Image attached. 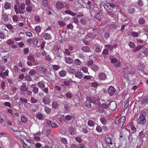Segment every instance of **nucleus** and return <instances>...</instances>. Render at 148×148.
Masks as SVG:
<instances>
[{
  "label": "nucleus",
  "mask_w": 148,
  "mask_h": 148,
  "mask_svg": "<svg viewBox=\"0 0 148 148\" xmlns=\"http://www.w3.org/2000/svg\"><path fill=\"white\" fill-rule=\"evenodd\" d=\"M37 85L40 88H45V83L44 81H41L37 83Z\"/></svg>",
  "instance_id": "4be33fe9"
},
{
  "label": "nucleus",
  "mask_w": 148,
  "mask_h": 148,
  "mask_svg": "<svg viewBox=\"0 0 148 148\" xmlns=\"http://www.w3.org/2000/svg\"><path fill=\"white\" fill-rule=\"evenodd\" d=\"M82 49L83 51H85L87 52H88L90 50L89 48L86 46L83 47L82 48Z\"/></svg>",
  "instance_id": "49530a36"
},
{
  "label": "nucleus",
  "mask_w": 148,
  "mask_h": 148,
  "mask_svg": "<svg viewBox=\"0 0 148 148\" xmlns=\"http://www.w3.org/2000/svg\"><path fill=\"white\" fill-rule=\"evenodd\" d=\"M27 59L32 62H34L35 61L34 56L32 55H29L27 57Z\"/></svg>",
  "instance_id": "473e14b6"
},
{
  "label": "nucleus",
  "mask_w": 148,
  "mask_h": 148,
  "mask_svg": "<svg viewBox=\"0 0 148 148\" xmlns=\"http://www.w3.org/2000/svg\"><path fill=\"white\" fill-rule=\"evenodd\" d=\"M37 33H39L41 32V27L39 26H37L35 27L34 29Z\"/></svg>",
  "instance_id": "c85d7f7f"
},
{
  "label": "nucleus",
  "mask_w": 148,
  "mask_h": 148,
  "mask_svg": "<svg viewBox=\"0 0 148 148\" xmlns=\"http://www.w3.org/2000/svg\"><path fill=\"white\" fill-rule=\"evenodd\" d=\"M32 42L35 45H37L38 43V41L36 38L33 39L32 41Z\"/></svg>",
  "instance_id": "680f3d73"
},
{
  "label": "nucleus",
  "mask_w": 148,
  "mask_h": 148,
  "mask_svg": "<svg viewBox=\"0 0 148 148\" xmlns=\"http://www.w3.org/2000/svg\"><path fill=\"white\" fill-rule=\"evenodd\" d=\"M96 131L99 132H102L103 129L102 128L99 126H97L96 128Z\"/></svg>",
  "instance_id": "052dcab7"
},
{
  "label": "nucleus",
  "mask_w": 148,
  "mask_h": 148,
  "mask_svg": "<svg viewBox=\"0 0 148 148\" xmlns=\"http://www.w3.org/2000/svg\"><path fill=\"white\" fill-rule=\"evenodd\" d=\"M126 118L125 116H123L115 122V124L118 125L120 127H122L125 121Z\"/></svg>",
  "instance_id": "f03ea898"
},
{
  "label": "nucleus",
  "mask_w": 148,
  "mask_h": 148,
  "mask_svg": "<svg viewBox=\"0 0 148 148\" xmlns=\"http://www.w3.org/2000/svg\"><path fill=\"white\" fill-rule=\"evenodd\" d=\"M14 10L16 14H18L17 16L19 18H23L24 16L22 15L21 14H23L24 12L23 11L20 10V9L18 8L17 5H15L14 6Z\"/></svg>",
  "instance_id": "f257e3e1"
},
{
  "label": "nucleus",
  "mask_w": 148,
  "mask_h": 148,
  "mask_svg": "<svg viewBox=\"0 0 148 148\" xmlns=\"http://www.w3.org/2000/svg\"><path fill=\"white\" fill-rule=\"evenodd\" d=\"M108 5H109V7H110L112 10L115 8L116 5L113 3H108Z\"/></svg>",
  "instance_id": "79ce46f5"
},
{
  "label": "nucleus",
  "mask_w": 148,
  "mask_h": 148,
  "mask_svg": "<svg viewBox=\"0 0 148 148\" xmlns=\"http://www.w3.org/2000/svg\"><path fill=\"white\" fill-rule=\"evenodd\" d=\"M58 104L56 101H53L52 103V106L54 108H57L58 107Z\"/></svg>",
  "instance_id": "f704fd0d"
},
{
  "label": "nucleus",
  "mask_w": 148,
  "mask_h": 148,
  "mask_svg": "<svg viewBox=\"0 0 148 148\" xmlns=\"http://www.w3.org/2000/svg\"><path fill=\"white\" fill-rule=\"evenodd\" d=\"M145 23V19L143 18H141L138 20V23L140 24H143Z\"/></svg>",
  "instance_id": "864d4df0"
},
{
  "label": "nucleus",
  "mask_w": 148,
  "mask_h": 148,
  "mask_svg": "<svg viewBox=\"0 0 148 148\" xmlns=\"http://www.w3.org/2000/svg\"><path fill=\"white\" fill-rule=\"evenodd\" d=\"M39 89L37 87H36L32 89V91L34 94H37L38 93Z\"/></svg>",
  "instance_id": "338daca9"
},
{
  "label": "nucleus",
  "mask_w": 148,
  "mask_h": 148,
  "mask_svg": "<svg viewBox=\"0 0 148 148\" xmlns=\"http://www.w3.org/2000/svg\"><path fill=\"white\" fill-rule=\"evenodd\" d=\"M64 55L66 56H69L70 55V52L67 49H65L64 51Z\"/></svg>",
  "instance_id": "de8ad7c7"
},
{
  "label": "nucleus",
  "mask_w": 148,
  "mask_h": 148,
  "mask_svg": "<svg viewBox=\"0 0 148 148\" xmlns=\"http://www.w3.org/2000/svg\"><path fill=\"white\" fill-rule=\"evenodd\" d=\"M36 70L32 69L29 71V75L33 76L36 74Z\"/></svg>",
  "instance_id": "2f4dec72"
},
{
  "label": "nucleus",
  "mask_w": 148,
  "mask_h": 148,
  "mask_svg": "<svg viewBox=\"0 0 148 148\" xmlns=\"http://www.w3.org/2000/svg\"><path fill=\"white\" fill-rule=\"evenodd\" d=\"M69 130L71 134L73 135L75 134V132L73 129L72 127L69 128Z\"/></svg>",
  "instance_id": "13d9d810"
},
{
  "label": "nucleus",
  "mask_w": 148,
  "mask_h": 148,
  "mask_svg": "<svg viewBox=\"0 0 148 148\" xmlns=\"http://www.w3.org/2000/svg\"><path fill=\"white\" fill-rule=\"evenodd\" d=\"M32 9V7L31 6L28 5L27 6L26 8L27 11L28 12H31Z\"/></svg>",
  "instance_id": "3c124183"
},
{
  "label": "nucleus",
  "mask_w": 148,
  "mask_h": 148,
  "mask_svg": "<svg viewBox=\"0 0 148 148\" xmlns=\"http://www.w3.org/2000/svg\"><path fill=\"white\" fill-rule=\"evenodd\" d=\"M56 6L57 9L60 10H61L64 7V4L60 1L57 2L56 3Z\"/></svg>",
  "instance_id": "9d476101"
},
{
  "label": "nucleus",
  "mask_w": 148,
  "mask_h": 148,
  "mask_svg": "<svg viewBox=\"0 0 148 148\" xmlns=\"http://www.w3.org/2000/svg\"><path fill=\"white\" fill-rule=\"evenodd\" d=\"M25 78L27 81L29 82L32 80V78L29 75H26L25 77Z\"/></svg>",
  "instance_id": "a18cd8bd"
},
{
  "label": "nucleus",
  "mask_w": 148,
  "mask_h": 148,
  "mask_svg": "<svg viewBox=\"0 0 148 148\" xmlns=\"http://www.w3.org/2000/svg\"><path fill=\"white\" fill-rule=\"evenodd\" d=\"M58 24L61 26H64L66 24L65 23L62 21H60L58 22Z\"/></svg>",
  "instance_id": "774afa93"
},
{
  "label": "nucleus",
  "mask_w": 148,
  "mask_h": 148,
  "mask_svg": "<svg viewBox=\"0 0 148 148\" xmlns=\"http://www.w3.org/2000/svg\"><path fill=\"white\" fill-rule=\"evenodd\" d=\"M75 63L77 65H80L81 64V61L79 59H75L74 60Z\"/></svg>",
  "instance_id": "5fc2aeb1"
},
{
  "label": "nucleus",
  "mask_w": 148,
  "mask_h": 148,
  "mask_svg": "<svg viewBox=\"0 0 148 148\" xmlns=\"http://www.w3.org/2000/svg\"><path fill=\"white\" fill-rule=\"evenodd\" d=\"M148 99L147 97H144L141 100V105L142 106H144L146 105L148 102Z\"/></svg>",
  "instance_id": "f3484780"
},
{
  "label": "nucleus",
  "mask_w": 148,
  "mask_h": 148,
  "mask_svg": "<svg viewBox=\"0 0 148 148\" xmlns=\"http://www.w3.org/2000/svg\"><path fill=\"white\" fill-rule=\"evenodd\" d=\"M2 18L4 21H7L8 20V16L7 14H3L2 15Z\"/></svg>",
  "instance_id": "7c9ffc66"
},
{
  "label": "nucleus",
  "mask_w": 148,
  "mask_h": 148,
  "mask_svg": "<svg viewBox=\"0 0 148 148\" xmlns=\"http://www.w3.org/2000/svg\"><path fill=\"white\" fill-rule=\"evenodd\" d=\"M102 47H100L99 45L98 44H96L95 45L94 47L95 51L97 52H99L101 50Z\"/></svg>",
  "instance_id": "2eb2a0df"
},
{
  "label": "nucleus",
  "mask_w": 148,
  "mask_h": 148,
  "mask_svg": "<svg viewBox=\"0 0 148 148\" xmlns=\"http://www.w3.org/2000/svg\"><path fill=\"white\" fill-rule=\"evenodd\" d=\"M127 69L128 72L130 74H134L135 73V70L131 66L127 67Z\"/></svg>",
  "instance_id": "5701e85b"
},
{
  "label": "nucleus",
  "mask_w": 148,
  "mask_h": 148,
  "mask_svg": "<svg viewBox=\"0 0 148 148\" xmlns=\"http://www.w3.org/2000/svg\"><path fill=\"white\" fill-rule=\"evenodd\" d=\"M106 140L107 143L108 144L111 145L112 144V142L111 139L109 136H106Z\"/></svg>",
  "instance_id": "72a5a7b5"
},
{
  "label": "nucleus",
  "mask_w": 148,
  "mask_h": 148,
  "mask_svg": "<svg viewBox=\"0 0 148 148\" xmlns=\"http://www.w3.org/2000/svg\"><path fill=\"white\" fill-rule=\"evenodd\" d=\"M86 100L84 103V105L87 108H91V103L92 102L91 99L87 97L86 98Z\"/></svg>",
  "instance_id": "423d86ee"
},
{
  "label": "nucleus",
  "mask_w": 148,
  "mask_h": 148,
  "mask_svg": "<svg viewBox=\"0 0 148 148\" xmlns=\"http://www.w3.org/2000/svg\"><path fill=\"white\" fill-rule=\"evenodd\" d=\"M143 52L146 55H148V49L145 47H144L142 50Z\"/></svg>",
  "instance_id": "8fccbe9b"
},
{
  "label": "nucleus",
  "mask_w": 148,
  "mask_h": 148,
  "mask_svg": "<svg viewBox=\"0 0 148 148\" xmlns=\"http://www.w3.org/2000/svg\"><path fill=\"white\" fill-rule=\"evenodd\" d=\"M111 62L113 64L114 66L116 67H119L121 66L120 61L115 58H113L111 59Z\"/></svg>",
  "instance_id": "20e7f679"
},
{
  "label": "nucleus",
  "mask_w": 148,
  "mask_h": 148,
  "mask_svg": "<svg viewBox=\"0 0 148 148\" xmlns=\"http://www.w3.org/2000/svg\"><path fill=\"white\" fill-rule=\"evenodd\" d=\"M18 8L20 9V10L22 11L25 9V4L24 3H21L20 4L18 3V5H17Z\"/></svg>",
  "instance_id": "aec40b11"
},
{
  "label": "nucleus",
  "mask_w": 148,
  "mask_h": 148,
  "mask_svg": "<svg viewBox=\"0 0 148 148\" xmlns=\"http://www.w3.org/2000/svg\"><path fill=\"white\" fill-rule=\"evenodd\" d=\"M67 73L64 70H62L59 72V75L61 77H64L66 76Z\"/></svg>",
  "instance_id": "393cba45"
},
{
  "label": "nucleus",
  "mask_w": 148,
  "mask_h": 148,
  "mask_svg": "<svg viewBox=\"0 0 148 148\" xmlns=\"http://www.w3.org/2000/svg\"><path fill=\"white\" fill-rule=\"evenodd\" d=\"M65 118L66 121H69L72 119V116L70 115H67L65 116Z\"/></svg>",
  "instance_id": "e2e57ef3"
},
{
  "label": "nucleus",
  "mask_w": 148,
  "mask_h": 148,
  "mask_svg": "<svg viewBox=\"0 0 148 148\" xmlns=\"http://www.w3.org/2000/svg\"><path fill=\"white\" fill-rule=\"evenodd\" d=\"M66 95L67 97L71 99L72 97V94L71 92H68L66 93Z\"/></svg>",
  "instance_id": "0e129e2a"
},
{
  "label": "nucleus",
  "mask_w": 148,
  "mask_h": 148,
  "mask_svg": "<svg viewBox=\"0 0 148 148\" xmlns=\"http://www.w3.org/2000/svg\"><path fill=\"white\" fill-rule=\"evenodd\" d=\"M42 5L45 7L48 6V1L47 0H42Z\"/></svg>",
  "instance_id": "603ef678"
},
{
  "label": "nucleus",
  "mask_w": 148,
  "mask_h": 148,
  "mask_svg": "<svg viewBox=\"0 0 148 148\" xmlns=\"http://www.w3.org/2000/svg\"><path fill=\"white\" fill-rule=\"evenodd\" d=\"M79 5L83 7L86 8V3L82 1L80 2H79Z\"/></svg>",
  "instance_id": "bf43d9fd"
},
{
  "label": "nucleus",
  "mask_w": 148,
  "mask_h": 148,
  "mask_svg": "<svg viewBox=\"0 0 148 148\" xmlns=\"http://www.w3.org/2000/svg\"><path fill=\"white\" fill-rule=\"evenodd\" d=\"M81 70L85 73H87L88 74H89V73L88 72V69L86 67L82 66Z\"/></svg>",
  "instance_id": "cd10ccee"
},
{
  "label": "nucleus",
  "mask_w": 148,
  "mask_h": 148,
  "mask_svg": "<svg viewBox=\"0 0 148 148\" xmlns=\"http://www.w3.org/2000/svg\"><path fill=\"white\" fill-rule=\"evenodd\" d=\"M9 74V71L8 69H6L5 72L2 73L0 72V76L2 78H4L5 76H8Z\"/></svg>",
  "instance_id": "6ab92c4d"
},
{
  "label": "nucleus",
  "mask_w": 148,
  "mask_h": 148,
  "mask_svg": "<svg viewBox=\"0 0 148 148\" xmlns=\"http://www.w3.org/2000/svg\"><path fill=\"white\" fill-rule=\"evenodd\" d=\"M101 122L103 125H105L106 123V119L102 117L100 119Z\"/></svg>",
  "instance_id": "6e6d98bb"
},
{
  "label": "nucleus",
  "mask_w": 148,
  "mask_h": 148,
  "mask_svg": "<svg viewBox=\"0 0 148 148\" xmlns=\"http://www.w3.org/2000/svg\"><path fill=\"white\" fill-rule=\"evenodd\" d=\"M109 103L107 102L103 103L102 105V107L103 109H106L109 108Z\"/></svg>",
  "instance_id": "c9c22d12"
},
{
  "label": "nucleus",
  "mask_w": 148,
  "mask_h": 148,
  "mask_svg": "<svg viewBox=\"0 0 148 148\" xmlns=\"http://www.w3.org/2000/svg\"><path fill=\"white\" fill-rule=\"evenodd\" d=\"M99 77L101 80H104L106 79L107 76L104 73H101L99 75Z\"/></svg>",
  "instance_id": "dca6fc26"
},
{
  "label": "nucleus",
  "mask_w": 148,
  "mask_h": 148,
  "mask_svg": "<svg viewBox=\"0 0 148 148\" xmlns=\"http://www.w3.org/2000/svg\"><path fill=\"white\" fill-rule=\"evenodd\" d=\"M68 69H69V71L70 74H73L74 72H75V69L72 67L69 66Z\"/></svg>",
  "instance_id": "b1692460"
},
{
  "label": "nucleus",
  "mask_w": 148,
  "mask_h": 148,
  "mask_svg": "<svg viewBox=\"0 0 148 148\" xmlns=\"http://www.w3.org/2000/svg\"><path fill=\"white\" fill-rule=\"evenodd\" d=\"M146 122V119L145 115L143 114L141 115L138 119V123L141 125H144Z\"/></svg>",
  "instance_id": "7ed1b4c3"
},
{
  "label": "nucleus",
  "mask_w": 148,
  "mask_h": 148,
  "mask_svg": "<svg viewBox=\"0 0 148 148\" xmlns=\"http://www.w3.org/2000/svg\"><path fill=\"white\" fill-rule=\"evenodd\" d=\"M6 42L7 44L9 45L14 44V41L11 38L8 40L6 41Z\"/></svg>",
  "instance_id": "e433bc0d"
},
{
  "label": "nucleus",
  "mask_w": 148,
  "mask_h": 148,
  "mask_svg": "<svg viewBox=\"0 0 148 148\" xmlns=\"http://www.w3.org/2000/svg\"><path fill=\"white\" fill-rule=\"evenodd\" d=\"M65 12V14L71 15L72 16H75L76 15V13L72 12L70 10H66Z\"/></svg>",
  "instance_id": "bb28decb"
},
{
  "label": "nucleus",
  "mask_w": 148,
  "mask_h": 148,
  "mask_svg": "<svg viewBox=\"0 0 148 148\" xmlns=\"http://www.w3.org/2000/svg\"><path fill=\"white\" fill-rule=\"evenodd\" d=\"M72 82L71 79H70L69 80L65 81L63 83L66 86H68L69 85L70 83L71 82Z\"/></svg>",
  "instance_id": "69168bd1"
},
{
  "label": "nucleus",
  "mask_w": 148,
  "mask_h": 148,
  "mask_svg": "<svg viewBox=\"0 0 148 148\" xmlns=\"http://www.w3.org/2000/svg\"><path fill=\"white\" fill-rule=\"evenodd\" d=\"M4 8L6 9H9L11 7V5L10 3H5V4Z\"/></svg>",
  "instance_id": "58836bf2"
},
{
  "label": "nucleus",
  "mask_w": 148,
  "mask_h": 148,
  "mask_svg": "<svg viewBox=\"0 0 148 148\" xmlns=\"http://www.w3.org/2000/svg\"><path fill=\"white\" fill-rule=\"evenodd\" d=\"M90 67L92 69L95 71H97L99 70L98 67L96 65L93 64Z\"/></svg>",
  "instance_id": "a878e982"
},
{
  "label": "nucleus",
  "mask_w": 148,
  "mask_h": 148,
  "mask_svg": "<svg viewBox=\"0 0 148 148\" xmlns=\"http://www.w3.org/2000/svg\"><path fill=\"white\" fill-rule=\"evenodd\" d=\"M39 72L41 74H45L47 72V69L44 68L43 66H40L39 68Z\"/></svg>",
  "instance_id": "f8f14e48"
},
{
  "label": "nucleus",
  "mask_w": 148,
  "mask_h": 148,
  "mask_svg": "<svg viewBox=\"0 0 148 148\" xmlns=\"http://www.w3.org/2000/svg\"><path fill=\"white\" fill-rule=\"evenodd\" d=\"M28 87L26 86V84L25 82H23L22 84L21 85L20 87V90L22 92L27 91Z\"/></svg>",
  "instance_id": "6e6552de"
},
{
  "label": "nucleus",
  "mask_w": 148,
  "mask_h": 148,
  "mask_svg": "<svg viewBox=\"0 0 148 148\" xmlns=\"http://www.w3.org/2000/svg\"><path fill=\"white\" fill-rule=\"evenodd\" d=\"M36 117L39 120H42L44 119V117L41 114H38L36 116Z\"/></svg>",
  "instance_id": "c03bdc74"
},
{
  "label": "nucleus",
  "mask_w": 148,
  "mask_h": 148,
  "mask_svg": "<svg viewBox=\"0 0 148 148\" xmlns=\"http://www.w3.org/2000/svg\"><path fill=\"white\" fill-rule=\"evenodd\" d=\"M87 124L89 127H93L95 125V122L89 119L87 122Z\"/></svg>",
  "instance_id": "412c9836"
},
{
  "label": "nucleus",
  "mask_w": 148,
  "mask_h": 148,
  "mask_svg": "<svg viewBox=\"0 0 148 148\" xmlns=\"http://www.w3.org/2000/svg\"><path fill=\"white\" fill-rule=\"evenodd\" d=\"M21 120L23 123H25L27 121V120L26 116H23L21 117Z\"/></svg>",
  "instance_id": "a19ab883"
},
{
  "label": "nucleus",
  "mask_w": 148,
  "mask_h": 148,
  "mask_svg": "<svg viewBox=\"0 0 148 148\" xmlns=\"http://www.w3.org/2000/svg\"><path fill=\"white\" fill-rule=\"evenodd\" d=\"M74 74L75 77L79 79L82 78L83 77L82 73L80 71H78L75 72Z\"/></svg>",
  "instance_id": "9b49d317"
},
{
  "label": "nucleus",
  "mask_w": 148,
  "mask_h": 148,
  "mask_svg": "<svg viewBox=\"0 0 148 148\" xmlns=\"http://www.w3.org/2000/svg\"><path fill=\"white\" fill-rule=\"evenodd\" d=\"M45 111L48 114L50 113L51 111V109L48 107H45Z\"/></svg>",
  "instance_id": "09e8293b"
},
{
  "label": "nucleus",
  "mask_w": 148,
  "mask_h": 148,
  "mask_svg": "<svg viewBox=\"0 0 148 148\" xmlns=\"http://www.w3.org/2000/svg\"><path fill=\"white\" fill-rule=\"evenodd\" d=\"M129 46L131 48H134L136 45L135 43L132 42H130L128 44Z\"/></svg>",
  "instance_id": "ea45409f"
},
{
  "label": "nucleus",
  "mask_w": 148,
  "mask_h": 148,
  "mask_svg": "<svg viewBox=\"0 0 148 148\" xmlns=\"http://www.w3.org/2000/svg\"><path fill=\"white\" fill-rule=\"evenodd\" d=\"M42 102L45 105L48 104L51 102V100L49 95L44 96L42 99Z\"/></svg>",
  "instance_id": "39448f33"
},
{
  "label": "nucleus",
  "mask_w": 148,
  "mask_h": 148,
  "mask_svg": "<svg viewBox=\"0 0 148 148\" xmlns=\"http://www.w3.org/2000/svg\"><path fill=\"white\" fill-rule=\"evenodd\" d=\"M65 61L67 64H71L73 63V59L69 57H64Z\"/></svg>",
  "instance_id": "a211bd4d"
},
{
  "label": "nucleus",
  "mask_w": 148,
  "mask_h": 148,
  "mask_svg": "<svg viewBox=\"0 0 148 148\" xmlns=\"http://www.w3.org/2000/svg\"><path fill=\"white\" fill-rule=\"evenodd\" d=\"M137 4L140 7L143 6L144 5L143 1L142 0H139L137 2Z\"/></svg>",
  "instance_id": "37998d69"
},
{
  "label": "nucleus",
  "mask_w": 148,
  "mask_h": 148,
  "mask_svg": "<svg viewBox=\"0 0 148 148\" xmlns=\"http://www.w3.org/2000/svg\"><path fill=\"white\" fill-rule=\"evenodd\" d=\"M109 108L112 110H115L116 108V104L115 101H112L109 103Z\"/></svg>",
  "instance_id": "0eeeda50"
},
{
  "label": "nucleus",
  "mask_w": 148,
  "mask_h": 148,
  "mask_svg": "<svg viewBox=\"0 0 148 148\" xmlns=\"http://www.w3.org/2000/svg\"><path fill=\"white\" fill-rule=\"evenodd\" d=\"M128 10L129 13H134L135 12V7L133 5H130L129 6Z\"/></svg>",
  "instance_id": "4468645a"
},
{
  "label": "nucleus",
  "mask_w": 148,
  "mask_h": 148,
  "mask_svg": "<svg viewBox=\"0 0 148 148\" xmlns=\"http://www.w3.org/2000/svg\"><path fill=\"white\" fill-rule=\"evenodd\" d=\"M115 89L113 86H110L108 90V92L110 95L111 96L113 95L115 93Z\"/></svg>",
  "instance_id": "1a4fd4ad"
},
{
  "label": "nucleus",
  "mask_w": 148,
  "mask_h": 148,
  "mask_svg": "<svg viewBox=\"0 0 148 148\" xmlns=\"http://www.w3.org/2000/svg\"><path fill=\"white\" fill-rule=\"evenodd\" d=\"M34 138L36 140H40V138L39 135L36 134L34 135Z\"/></svg>",
  "instance_id": "4d7b16f0"
},
{
  "label": "nucleus",
  "mask_w": 148,
  "mask_h": 148,
  "mask_svg": "<svg viewBox=\"0 0 148 148\" xmlns=\"http://www.w3.org/2000/svg\"><path fill=\"white\" fill-rule=\"evenodd\" d=\"M42 34L43 35L44 39L46 40H50L51 39V36L49 33H42L41 35Z\"/></svg>",
  "instance_id": "ddd939ff"
},
{
  "label": "nucleus",
  "mask_w": 148,
  "mask_h": 148,
  "mask_svg": "<svg viewBox=\"0 0 148 148\" xmlns=\"http://www.w3.org/2000/svg\"><path fill=\"white\" fill-rule=\"evenodd\" d=\"M35 21L37 23H39L40 21V16L38 15H36L34 17Z\"/></svg>",
  "instance_id": "4c0bfd02"
},
{
  "label": "nucleus",
  "mask_w": 148,
  "mask_h": 148,
  "mask_svg": "<svg viewBox=\"0 0 148 148\" xmlns=\"http://www.w3.org/2000/svg\"><path fill=\"white\" fill-rule=\"evenodd\" d=\"M64 108L66 111H69L70 109L69 104L66 103L64 104Z\"/></svg>",
  "instance_id": "c756f323"
}]
</instances>
